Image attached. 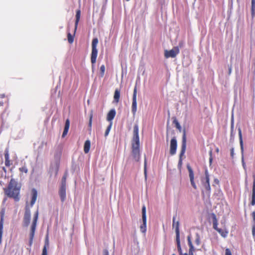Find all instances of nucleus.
I'll return each instance as SVG.
<instances>
[{"mask_svg": "<svg viewBox=\"0 0 255 255\" xmlns=\"http://www.w3.org/2000/svg\"><path fill=\"white\" fill-rule=\"evenodd\" d=\"M4 158H5V160L9 159L8 151L7 149H5V150L4 151Z\"/></svg>", "mask_w": 255, "mask_h": 255, "instance_id": "f704fd0d", "label": "nucleus"}, {"mask_svg": "<svg viewBox=\"0 0 255 255\" xmlns=\"http://www.w3.org/2000/svg\"><path fill=\"white\" fill-rule=\"evenodd\" d=\"M120 92L118 89H116L115 90V93H114V100L116 102H118L119 99H120Z\"/></svg>", "mask_w": 255, "mask_h": 255, "instance_id": "5701e85b", "label": "nucleus"}, {"mask_svg": "<svg viewBox=\"0 0 255 255\" xmlns=\"http://www.w3.org/2000/svg\"><path fill=\"white\" fill-rule=\"evenodd\" d=\"M20 187L17 182L14 179H11L7 188H4L5 194L10 198H13L16 201L19 200L18 197Z\"/></svg>", "mask_w": 255, "mask_h": 255, "instance_id": "f03ea898", "label": "nucleus"}, {"mask_svg": "<svg viewBox=\"0 0 255 255\" xmlns=\"http://www.w3.org/2000/svg\"><path fill=\"white\" fill-rule=\"evenodd\" d=\"M209 181L210 178H208V177L207 178H203L202 179V183L203 187L206 190H207L209 192H210L211 190V187Z\"/></svg>", "mask_w": 255, "mask_h": 255, "instance_id": "4468645a", "label": "nucleus"}, {"mask_svg": "<svg viewBox=\"0 0 255 255\" xmlns=\"http://www.w3.org/2000/svg\"><path fill=\"white\" fill-rule=\"evenodd\" d=\"M31 219V212L29 209L26 208L24 213L23 223L25 226H28Z\"/></svg>", "mask_w": 255, "mask_h": 255, "instance_id": "f8f14e48", "label": "nucleus"}, {"mask_svg": "<svg viewBox=\"0 0 255 255\" xmlns=\"http://www.w3.org/2000/svg\"><path fill=\"white\" fill-rule=\"evenodd\" d=\"M61 152H57L55 154V164L50 168L51 173H54L55 175L57 174L58 170L59 162L61 157Z\"/></svg>", "mask_w": 255, "mask_h": 255, "instance_id": "0eeeda50", "label": "nucleus"}, {"mask_svg": "<svg viewBox=\"0 0 255 255\" xmlns=\"http://www.w3.org/2000/svg\"><path fill=\"white\" fill-rule=\"evenodd\" d=\"M98 43V39L94 38L92 42V53L91 55V61L92 64L96 62L97 57L98 55V50L97 49V44Z\"/></svg>", "mask_w": 255, "mask_h": 255, "instance_id": "20e7f679", "label": "nucleus"}, {"mask_svg": "<svg viewBox=\"0 0 255 255\" xmlns=\"http://www.w3.org/2000/svg\"><path fill=\"white\" fill-rule=\"evenodd\" d=\"M234 155H235L234 149V148H232L231 149L230 155L233 160L234 158Z\"/></svg>", "mask_w": 255, "mask_h": 255, "instance_id": "e433bc0d", "label": "nucleus"}, {"mask_svg": "<svg viewBox=\"0 0 255 255\" xmlns=\"http://www.w3.org/2000/svg\"><path fill=\"white\" fill-rule=\"evenodd\" d=\"M136 94L137 88L136 85H135L133 90L131 105V111L133 115L135 114L137 110Z\"/></svg>", "mask_w": 255, "mask_h": 255, "instance_id": "9d476101", "label": "nucleus"}, {"mask_svg": "<svg viewBox=\"0 0 255 255\" xmlns=\"http://www.w3.org/2000/svg\"><path fill=\"white\" fill-rule=\"evenodd\" d=\"M112 122H111L110 123V125L108 126V127L107 128V129L105 131V136H107V135H108L110 130H111V128H112Z\"/></svg>", "mask_w": 255, "mask_h": 255, "instance_id": "b1692460", "label": "nucleus"}, {"mask_svg": "<svg viewBox=\"0 0 255 255\" xmlns=\"http://www.w3.org/2000/svg\"><path fill=\"white\" fill-rule=\"evenodd\" d=\"M126 0L128 1H129V0Z\"/></svg>", "mask_w": 255, "mask_h": 255, "instance_id": "338daca9", "label": "nucleus"}, {"mask_svg": "<svg viewBox=\"0 0 255 255\" xmlns=\"http://www.w3.org/2000/svg\"><path fill=\"white\" fill-rule=\"evenodd\" d=\"M0 106H2L3 105V103L2 102H0Z\"/></svg>", "mask_w": 255, "mask_h": 255, "instance_id": "bf43d9fd", "label": "nucleus"}, {"mask_svg": "<svg viewBox=\"0 0 255 255\" xmlns=\"http://www.w3.org/2000/svg\"><path fill=\"white\" fill-rule=\"evenodd\" d=\"M194 250V246H193V245H192V246H189V252H191H191H193Z\"/></svg>", "mask_w": 255, "mask_h": 255, "instance_id": "3c124183", "label": "nucleus"}, {"mask_svg": "<svg viewBox=\"0 0 255 255\" xmlns=\"http://www.w3.org/2000/svg\"><path fill=\"white\" fill-rule=\"evenodd\" d=\"M186 148V130L185 129L183 130V136L182 139V145L180 153L179 154V159L178 163V168L180 169L182 164V156L184 155Z\"/></svg>", "mask_w": 255, "mask_h": 255, "instance_id": "7ed1b4c3", "label": "nucleus"}, {"mask_svg": "<svg viewBox=\"0 0 255 255\" xmlns=\"http://www.w3.org/2000/svg\"><path fill=\"white\" fill-rule=\"evenodd\" d=\"M205 177L204 178H207V177H208V178H209V175L208 170L207 169L205 170Z\"/></svg>", "mask_w": 255, "mask_h": 255, "instance_id": "09e8293b", "label": "nucleus"}, {"mask_svg": "<svg viewBox=\"0 0 255 255\" xmlns=\"http://www.w3.org/2000/svg\"><path fill=\"white\" fill-rule=\"evenodd\" d=\"M31 193H32V198H31V200L30 202V205L31 206H32L35 204V203L36 201L37 197V192L35 189L33 188L32 189Z\"/></svg>", "mask_w": 255, "mask_h": 255, "instance_id": "a211bd4d", "label": "nucleus"}, {"mask_svg": "<svg viewBox=\"0 0 255 255\" xmlns=\"http://www.w3.org/2000/svg\"><path fill=\"white\" fill-rule=\"evenodd\" d=\"M231 71H232V69H231V68H229V74H230L231 73Z\"/></svg>", "mask_w": 255, "mask_h": 255, "instance_id": "4d7b16f0", "label": "nucleus"}, {"mask_svg": "<svg viewBox=\"0 0 255 255\" xmlns=\"http://www.w3.org/2000/svg\"><path fill=\"white\" fill-rule=\"evenodd\" d=\"M116 114V110L113 109H111L108 113L107 120L109 122H112Z\"/></svg>", "mask_w": 255, "mask_h": 255, "instance_id": "f3484780", "label": "nucleus"}, {"mask_svg": "<svg viewBox=\"0 0 255 255\" xmlns=\"http://www.w3.org/2000/svg\"><path fill=\"white\" fill-rule=\"evenodd\" d=\"M70 127V121L69 119H67L65 122L64 129L62 133V136L64 137L68 133Z\"/></svg>", "mask_w": 255, "mask_h": 255, "instance_id": "6ab92c4d", "label": "nucleus"}, {"mask_svg": "<svg viewBox=\"0 0 255 255\" xmlns=\"http://www.w3.org/2000/svg\"><path fill=\"white\" fill-rule=\"evenodd\" d=\"M6 199V198L4 199L3 201L4 202L5 201Z\"/></svg>", "mask_w": 255, "mask_h": 255, "instance_id": "e2e57ef3", "label": "nucleus"}, {"mask_svg": "<svg viewBox=\"0 0 255 255\" xmlns=\"http://www.w3.org/2000/svg\"><path fill=\"white\" fill-rule=\"evenodd\" d=\"M103 255H109L108 250L106 249L103 250Z\"/></svg>", "mask_w": 255, "mask_h": 255, "instance_id": "a18cd8bd", "label": "nucleus"}, {"mask_svg": "<svg viewBox=\"0 0 255 255\" xmlns=\"http://www.w3.org/2000/svg\"><path fill=\"white\" fill-rule=\"evenodd\" d=\"M59 194L62 202H64L66 199V186H61L59 191Z\"/></svg>", "mask_w": 255, "mask_h": 255, "instance_id": "2eb2a0df", "label": "nucleus"}, {"mask_svg": "<svg viewBox=\"0 0 255 255\" xmlns=\"http://www.w3.org/2000/svg\"><path fill=\"white\" fill-rule=\"evenodd\" d=\"M68 40L70 43H72L74 41V37L70 33H68Z\"/></svg>", "mask_w": 255, "mask_h": 255, "instance_id": "c756f323", "label": "nucleus"}, {"mask_svg": "<svg viewBox=\"0 0 255 255\" xmlns=\"http://www.w3.org/2000/svg\"><path fill=\"white\" fill-rule=\"evenodd\" d=\"M209 153H210V158H209V162H210V164H211L212 162V160H213L212 156H211V154H212V151L211 150L210 151Z\"/></svg>", "mask_w": 255, "mask_h": 255, "instance_id": "de8ad7c7", "label": "nucleus"}, {"mask_svg": "<svg viewBox=\"0 0 255 255\" xmlns=\"http://www.w3.org/2000/svg\"><path fill=\"white\" fill-rule=\"evenodd\" d=\"M187 168L189 171V176L191 184L192 186H193V187L196 189H197V186H196V185L194 182V178L193 171L189 165H187Z\"/></svg>", "mask_w": 255, "mask_h": 255, "instance_id": "ddd939ff", "label": "nucleus"}, {"mask_svg": "<svg viewBox=\"0 0 255 255\" xmlns=\"http://www.w3.org/2000/svg\"><path fill=\"white\" fill-rule=\"evenodd\" d=\"M175 219H176V216H174L173 217V224H172V226H173V228H175L176 229V225H177V223H178V224H179V222L178 221H177V222L175 221Z\"/></svg>", "mask_w": 255, "mask_h": 255, "instance_id": "2f4dec72", "label": "nucleus"}, {"mask_svg": "<svg viewBox=\"0 0 255 255\" xmlns=\"http://www.w3.org/2000/svg\"><path fill=\"white\" fill-rule=\"evenodd\" d=\"M92 116L91 115L90 118V120H89V127L90 128L92 127Z\"/></svg>", "mask_w": 255, "mask_h": 255, "instance_id": "c03bdc74", "label": "nucleus"}, {"mask_svg": "<svg viewBox=\"0 0 255 255\" xmlns=\"http://www.w3.org/2000/svg\"><path fill=\"white\" fill-rule=\"evenodd\" d=\"M179 50L178 47H174L171 50H166L164 51V56L166 58L169 57L174 58L179 53Z\"/></svg>", "mask_w": 255, "mask_h": 255, "instance_id": "6e6552de", "label": "nucleus"}, {"mask_svg": "<svg viewBox=\"0 0 255 255\" xmlns=\"http://www.w3.org/2000/svg\"><path fill=\"white\" fill-rule=\"evenodd\" d=\"M172 255H175L174 254H172Z\"/></svg>", "mask_w": 255, "mask_h": 255, "instance_id": "69168bd1", "label": "nucleus"}, {"mask_svg": "<svg viewBox=\"0 0 255 255\" xmlns=\"http://www.w3.org/2000/svg\"><path fill=\"white\" fill-rule=\"evenodd\" d=\"M237 98V92L235 90V100H236Z\"/></svg>", "mask_w": 255, "mask_h": 255, "instance_id": "864d4df0", "label": "nucleus"}, {"mask_svg": "<svg viewBox=\"0 0 255 255\" xmlns=\"http://www.w3.org/2000/svg\"><path fill=\"white\" fill-rule=\"evenodd\" d=\"M176 242L177 244V250L180 255H183V253L181 247L180 241V231L179 230V224L177 223L176 227Z\"/></svg>", "mask_w": 255, "mask_h": 255, "instance_id": "1a4fd4ad", "label": "nucleus"}, {"mask_svg": "<svg viewBox=\"0 0 255 255\" xmlns=\"http://www.w3.org/2000/svg\"><path fill=\"white\" fill-rule=\"evenodd\" d=\"M142 224L140 226V230L142 233H145L146 231V215L145 205H143L142 207Z\"/></svg>", "mask_w": 255, "mask_h": 255, "instance_id": "423d86ee", "label": "nucleus"}, {"mask_svg": "<svg viewBox=\"0 0 255 255\" xmlns=\"http://www.w3.org/2000/svg\"><path fill=\"white\" fill-rule=\"evenodd\" d=\"M187 241H188V244L189 246L193 245L192 242H191L190 236H188L187 237Z\"/></svg>", "mask_w": 255, "mask_h": 255, "instance_id": "4c0bfd02", "label": "nucleus"}, {"mask_svg": "<svg viewBox=\"0 0 255 255\" xmlns=\"http://www.w3.org/2000/svg\"><path fill=\"white\" fill-rule=\"evenodd\" d=\"M177 146V142L175 137H173L170 140V154L173 155L176 154Z\"/></svg>", "mask_w": 255, "mask_h": 255, "instance_id": "9b49d317", "label": "nucleus"}, {"mask_svg": "<svg viewBox=\"0 0 255 255\" xmlns=\"http://www.w3.org/2000/svg\"><path fill=\"white\" fill-rule=\"evenodd\" d=\"M38 218V212L37 211L34 215L32 223L31 226V230L30 233V240L29 244L31 245L32 243L33 239L34 236L35 231L36 230V227Z\"/></svg>", "mask_w": 255, "mask_h": 255, "instance_id": "39448f33", "label": "nucleus"}, {"mask_svg": "<svg viewBox=\"0 0 255 255\" xmlns=\"http://www.w3.org/2000/svg\"><path fill=\"white\" fill-rule=\"evenodd\" d=\"M66 178H67L66 174H64V175L63 176V177L62 178L61 186H66Z\"/></svg>", "mask_w": 255, "mask_h": 255, "instance_id": "cd10ccee", "label": "nucleus"}, {"mask_svg": "<svg viewBox=\"0 0 255 255\" xmlns=\"http://www.w3.org/2000/svg\"><path fill=\"white\" fill-rule=\"evenodd\" d=\"M105 71V67L104 65H102L100 67V71L101 72V76H103L104 74Z\"/></svg>", "mask_w": 255, "mask_h": 255, "instance_id": "72a5a7b5", "label": "nucleus"}, {"mask_svg": "<svg viewBox=\"0 0 255 255\" xmlns=\"http://www.w3.org/2000/svg\"><path fill=\"white\" fill-rule=\"evenodd\" d=\"M5 165L7 167H9L10 165V161L9 159L5 160Z\"/></svg>", "mask_w": 255, "mask_h": 255, "instance_id": "58836bf2", "label": "nucleus"}, {"mask_svg": "<svg viewBox=\"0 0 255 255\" xmlns=\"http://www.w3.org/2000/svg\"><path fill=\"white\" fill-rule=\"evenodd\" d=\"M49 246L48 239V236L46 237L45 241V245L42 250V255H47V248Z\"/></svg>", "mask_w": 255, "mask_h": 255, "instance_id": "4be33fe9", "label": "nucleus"}, {"mask_svg": "<svg viewBox=\"0 0 255 255\" xmlns=\"http://www.w3.org/2000/svg\"><path fill=\"white\" fill-rule=\"evenodd\" d=\"M233 123H232V125H231V128H233Z\"/></svg>", "mask_w": 255, "mask_h": 255, "instance_id": "680f3d73", "label": "nucleus"}, {"mask_svg": "<svg viewBox=\"0 0 255 255\" xmlns=\"http://www.w3.org/2000/svg\"><path fill=\"white\" fill-rule=\"evenodd\" d=\"M217 231L221 234V235L225 238L227 236L228 233L227 232H224L223 230L221 229H219Z\"/></svg>", "mask_w": 255, "mask_h": 255, "instance_id": "bb28decb", "label": "nucleus"}, {"mask_svg": "<svg viewBox=\"0 0 255 255\" xmlns=\"http://www.w3.org/2000/svg\"><path fill=\"white\" fill-rule=\"evenodd\" d=\"M4 211L2 212V215L0 218V245L1 243L2 237L3 234V221H4Z\"/></svg>", "mask_w": 255, "mask_h": 255, "instance_id": "dca6fc26", "label": "nucleus"}, {"mask_svg": "<svg viewBox=\"0 0 255 255\" xmlns=\"http://www.w3.org/2000/svg\"><path fill=\"white\" fill-rule=\"evenodd\" d=\"M252 233H253V236L254 237H255V225H254V226L253 227Z\"/></svg>", "mask_w": 255, "mask_h": 255, "instance_id": "8fccbe9b", "label": "nucleus"}, {"mask_svg": "<svg viewBox=\"0 0 255 255\" xmlns=\"http://www.w3.org/2000/svg\"><path fill=\"white\" fill-rule=\"evenodd\" d=\"M255 194V175L254 176L253 196H254Z\"/></svg>", "mask_w": 255, "mask_h": 255, "instance_id": "c9c22d12", "label": "nucleus"}, {"mask_svg": "<svg viewBox=\"0 0 255 255\" xmlns=\"http://www.w3.org/2000/svg\"><path fill=\"white\" fill-rule=\"evenodd\" d=\"M242 162L243 167L244 169L246 170V164H245V163L244 162V160L243 156H242Z\"/></svg>", "mask_w": 255, "mask_h": 255, "instance_id": "37998d69", "label": "nucleus"}, {"mask_svg": "<svg viewBox=\"0 0 255 255\" xmlns=\"http://www.w3.org/2000/svg\"><path fill=\"white\" fill-rule=\"evenodd\" d=\"M252 217H253L254 222H255V212H253L252 213Z\"/></svg>", "mask_w": 255, "mask_h": 255, "instance_id": "603ef678", "label": "nucleus"}, {"mask_svg": "<svg viewBox=\"0 0 255 255\" xmlns=\"http://www.w3.org/2000/svg\"><path fill=\"white\" fill-rule=\"evenodd\" d=\"M173 123L175 124L176 128H177L180 131H181V127L179 122L176 120H174L173 121Z\"/></svg>", "mask_w": 255, "mask_h": 255, "instance_id": "393cba45", "label": "nucleus"}, {"mask_svg": "<svg viewBox=\"0 0 255 255\" xmlns=\"http://www.w3.org/2000/svg\"><path fill=\"white\" fill-rule=\"evenodd\" d=\"M195 242L197 245H199L200 244V238L199 234L198 233L196 234V239Z\"/></svg>", "mask_w": 255, "mask_h": 255, "instance_id": "c85d7f7f", "label": "nucleus"}, {"mask_svg": "<svg viewBox=\"0 0 255 255\" xmlns=\"http://www.w3.org/2000/svg\"><path fill=\"white\" fill-rule=\"evenodd\" d=\"M183 255H188V253H185L183 254Z\"/></svg>", "mask_w": 255, "mask_h": 255, "instance_id": "13d9d810", "label": "nucleus"}, {"mask_svg": "<svg viewBox=\"0 0 255 255\" xmlns=\"http://www.w3.org/2000/svg\"><path fill=\"white\" fill-rule=\"evenodd\" d=\"M225 255H232L231 252L229 249H226Z\"/></svg>", "mask_w": 255, "mask_h": 255, "instance_id": "ea45409f", "label": "nucleus"}, {"mask_svg": "<svg viewBox=\"0 0 255 255\" xmlns=\"http://www.w3.org/2000/svg\"><path fill=\"white\" fill-rule=\"evenodd\" d=\"M80 15H81V11L80 9H78L76 11V20L75 23V32L76 31L78 22L79 21L80 18Z\"/></svg>", "mask_w": 255, "mask_h": 255, "instance_id": "aec40b11", "label": "nucleus"}, {"mask_svg": "<svg viewBox=\"0 0 255 255\" xmlns=\"http://www.w3.org/2000/svg\"><path fill=\"white\" fill-rule=\"evenodd\" d=\"M19 170L22 172L27 173L28 171V169L27 167L25 166H23L20 168H19Z\"/></svg>", "mask_w": 255, "mask_h": 255, "instance_id": "473e14b6", "label": "nucleus"}, {"mask_svg": "<svg viewBox=\"0 0 255 255\" xmlns=\"http://www.w3.org/2000/svg\"><path fill=\"white\" fill-rule=\"evenodd\" d=\"M2 168H3V170H4V171H5V168H4V167H3Z\"/></svg>", "mask_w": 255, "mask_h": 255, "instance_id": "052dcab7", "label": "nucleus"}, {"mask_svg": "<svg viewBox=\"0 0 255 255\" xmlns=\"http://www.w3.org/2000/svg\"><path fill=\"white\" fill-rule=\"evenodd\" d=\"M146 160H144V175L145 178L146 177Z\"/></svg>", "mask_w": 255, "mask_h": 255, "instance_id": "49530a36", "label": "nucleus"}, {"mask_svg": "<svg viewBox=\"0 0 255 255\" xmlns=\"http://www.w3.org/2000/svg\"><path fill=\"white\" fill-rule=\"evenodd\" d=\"M188 255H193V252H192L191 251V252L189 251Z\"/></svg>", "mask_w": 255, "mask_h": 255, "instance_id": "6e6d98bb", "label": "nucleus"}, {"mask_svg": "<svg viewBox=\"0 0 255 255\" xmlns=\"http://www.w3.org/2000/svg\"><path fill=\"white\" fill-rule=\"evenodd\" d=\"M219 184V180L217 178H215L214 180V183L213 184V186H215V184Z\"/></svg>", "mask_w": 255, "mask_h": 255, "instance_id": "79ce46f5", "label": "nucleus"}, {"mask_svg": "<svg viewBox=\"0 0 255 255\" xmlns=\"http://www.w3.org/2000/svg\"><path fill=\"white\" fill-rule=\"evenodd\" d=\"M252 11L253 14L255 13V0H252Z\"/></svg>", "mask_w": 255, "mask_h": 255, "instance_id": "7c9ffc66", "label": "nucleus"}, {"mask_svg": "<svg viewBox=\"0 0 255 255\" xmlns=\"http://www.w3.org/2000/svg\"><path fill=\"white\" fill-rule=\"evenodd\" d=\"M213 228L215 230H216L217 231L219 229L218 228L217 221L216 219L215 216H214V219L213 222Z\"/></svg>", "mask_w": 255, "mask_h": 255, "instance_id": "a878e982", "label": "nucleus"}, {"mask_svg": "<svg viewBox=\"0 0 255 255\" xmlns=\"http://www.w3.org/2000/svg\"><path fill=\"white\" fill-rule=\"evenodd\" d=\"M131 149V156L132 158L135 161H138L140 159L139 137L138 126L137 124H135L133 127Z\"/></svg>", "mask_w": 255, "mask_h": 255, "instance_id": "f257e3e1", "label": "nucleus"}, {"mask_svg": "<svg viewBox=\"0 0 255 255\" xmlns=\"http://www.w3.org/2000/svg\"><path fill=\"white\" fill-rule=\"evenodd\" d=\"M5 97L4 94H0V97L1 98H3Z\"/></svg>", "mask_w": 255, "mask_h": 255, "instance_id": "5fc2aeb1", "label": "nucleus"}, {"mask_svg": "<svg viewBox=\"0 0 255 255\" xmlns=\"http://www.w3.org/2000/svg\"><path fill=\"white\" fill-rule=\"evenodd\" d=\"M231 136H232V131H231Z\"/></svg>", "mask_w": 255, "mask_h": 255, "instance_id": "0e129e2a", "label": "nucleus"}, {"mask_svg": "<svg viewBox=\"0 0 255 255\" xmlns=\"http://www.w3.org/2000/svg\"><path fill=\"white\" fill-rule=\"evenodd\" d=\"M240 146L242 149V153L243 152V141L241 139V134H240Z\"/></svg>", "mask_w": 255, "mask_h": 255, "instance_id": "a19ab883", "label": "nucleus"}, {"mask_svg": "<svg viewBox=\"0 0 255 255\" xmlns=\"http://www.w3.org/2000/svg\"><path fill=\"white\" fill-rule=\"evenodd\" d=\"M91 146V142L89 140H87L85 142L84 146V151L85 153L89 152Z\"/></svg>", "mask_w": 255, "mask_h": 255, "instance_id": "412c9836", "label": "nucleus"}]
</instances>
